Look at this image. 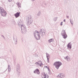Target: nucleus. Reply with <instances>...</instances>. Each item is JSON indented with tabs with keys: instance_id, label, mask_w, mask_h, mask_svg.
Here are the masks:
<instances>
[{
	"instance_id": "9b49d317",
	"label": "nucleus",
	"mask_w": 78,
	"mask_h": 78,
	"mask_svg": "<svg viewBox=\"0 0 78 78\" xmlns=\"http://www.w3.org/2000/svg\"><path fill=\"white\" fill-rule=\"evenodd\" d=\"M65 59H67V61H69V60H70V58L69 57V56L66 57Z\"/></svg>"
},
{
	"instance_id": "1a4fd4ad",
	"label": "nucleus",
	"mask_w": 78,
	"mask_h": 78,
	"mask_svg": "<svg viewBox=\"0 0 78 78\" xmlns=\"http://www.w3.org/2000/svg\"><path fill=\"white\" fill-rule=\"evenodd\" d=\"M58 76L61 78H63L65 76L62 73H60L58 75Z\"/></svg>"
},
{
	"instance_id": "20e7f679",
	"label": "nucleus",
	"mask_w": 78,
	"mask_h": 78,
	"mask_svg": "<svg viewBox=\"0 0 78 78\" xmlns=\"http://www.w3.org/2000/svg\"><path fill=\"white\" fill-rule=\"evenodd\" d=\"M62 35L63 36V37L64 39H66L67 38V35L66 33V31L64 30H63L62 32Z\"/></svg>"
},
{
	"instance_id": "6ab92c4d",
	"label": "nucleus",
	"mask_w": 78,
	"mask_h": 78,
	"mask_svg": "<svg viewBox=\"0 0 78 78\" xmlns=\"http://www.w3.org/2000/svg\"><path fill=\"white\" fill-rule=\"evenodd\" d=\"M32 0V1H34V0Z\"/></svg>"
},
{
	"instance_id": "a211bd4d",
	"label": "nucleus",
	"mask_w": 78,
	"mask_h": 78,
	"mask_svg": "<svg viewBox=\"0 0 78 78\" xmlns=\"http://www.w3.org/2000/svg\"><path fill=\"white\" fill-rule=\"evenodd\" d=\"M67 17L68 18V17H69V16H67Z\"/></svg>"
},
{
	"instance_id": "6e6552de",
	"label": "nucleus",
	"mask_w": 78,
	"mask_h": 78,
	"mask_svg": "<svg viewBox=\"0 0 78 78\" xmlns=\"http://www.w3.org/2000/svg\"><path fill=\"white\" fill-rule=\"evenodd\" d=\"M20 12H17L16 13L14 14L16 18L17 17H19L20 16Z\"/></svg>"
},
{
	"instance_id": "2eb2a0df",
	"label": "nucleus",
	"mask_w": 78,
	"mask_h": 78,
	"mask_svg": "<svg viewBox=\"0 0 78 78\" xmlns=\"http://www.w3.org/2000/svg\"><path fill=\"white\" fill-rule=\"evenodd\" d=\"M12 0H9V2H12Z\"/></svg>"
},
{
	"instance_id": "0eeeda50",
	"label": "nucleus",
	"mask_w": 78,
	"mask_h": 78,
	"mask_svg": "<svg viewBox=\"0 0 78 78\" xmlns=\"http://www.w3.org/2000/svg\"><path fill=\"white\" fill-rule=\"evenodd\" d=\"M42 62L41 61H39L38 62H36L35 63V64H36L37 65H38L39 66H42Z\"/></svg>"
},
{
	"instance_id": "f03ea898",
	"label": "nucleus",
	"mask_w": 78,
	"mask_h": 78,
	"mask_svg": "<svg viewBox=\"0 0 78 78\" xmlns=\"http://www.w3.org/2000/svg\"><path fill=\"white\" fill-rule=\"evenodd\" d=\"M34 34L37 40H39L40 39V37L39 32L37 30H35L34 31Z\"/></svg>"
},
{
	"instance_id": "423d86ee",
	"label": "nucleus",
	"mask_w": 78,
	"mask_h": 78,
	"mask_svg": "<svg viewBox=\"0 0 78 78\" xmlns=\"http://www.w3.org/2000/svg\"><path fill=\"white\" fill-rule=\"evenodd\" d=\"M34 73L37 75H39L40 73V72H39V70L38 69H36L35 71H34Z\"/></svg>"
},
{
	"instance_id": "f257e3e1",
	"label": "nucleus",
	"mask_w": 78,
	"mask_h": 78,
	"mask_svg": "<svg viewBox=\"0 0 78 78\" xmlns=\"http://www.w3.org/2000/svg\"><path fill=\"white\" fill-rule=\"evenodd\" d=\"M0 9V13L1 16L3 17H6V14H7V13H6V11L4 10V9L2 7H1Z\"/></svg>"
},
{
	"instance_id": "4468645a",
	"label": "nucleus",
	"mask_w": 78,
	"mask_h": 78,
	"mask_svg": "<svg viewBox=\"0 0 78 78\" xmlns=\"http://www.w3.org/2000/svg\"><path fill=\"white\" fill-rule=\"evenodd\" d=\"M40 31L42 33H44V29H41L40 30Z\"/></svg>"
},
{
	"instance_id": "dca6fc26",
	"label": "nucleus",
	"mask_w": 78,
	"mask_h": 78,
	"mask_svg": "<svg viewBox=\"0 0 78 78\" xmlns=\"http://www.w3.org/2000/svg\"><path fill=\"white\" fill-rule=\"evenodd\" d=\"M61 25H62V22L60 24Z\"/></svg>"
},
{
	"instance_id": "f8f14e48",
	"label": "nucleus",
	"mask_w": 78,
	"mask_h": 78,
	"mask_svg": "<svg viewBox=\"0 0 78 78\" xmlns=\"http://www.w3.org/2000/svg\"><path fill=\"white\" fill-rule=\"evenodd\" d=\"M16 5H17L18 7H20V6L21 4L19 2H17L16 3Z\"/></svg>"
},
{
	"instance_id": "39448f33",
	"label": "nucleus",
	"mask_w": 78,
	"mask_h": 78,
	"mask_svg": "<svg viewBox=\"0 0 78 78\" xmlns=\"http://www.w3.org/2000/svg\"><path fill=\"white\" fill-rule=\"evenodd\" d=\"M41 76L42 78H48V75L47 74L45 73L44 72L42 73Z\"/></svg>"
},
{
	"instance_id": "9d476101",
	"label": "nucleus",
	"mask_w": 78,
	"mask_h": 78,
	"mask_svg": "<svg viewBox=\"0 0 78 78\" xmlns=\"http://www.w3.org/2000/svg\"><path fill=\"white\" fill-rule=\"evenodd\" d=\"M68 48H70V49L71 48H72V46H71V44H70V43H69L67 45Z\"/></svg>"
},
{
	"instance_id": "ddd939ff",
	"label": "nucleus",
	"mask_w": 78,
	"mask_h": 78,
	"mask_svg": "<svg viewBox=\"0 0 78 78\" xmlns=\"http://www.w3.org/2000/svg\"><path fill=\"white\" fill-rule=\"evenodd\" d=\"M53 41H54V40L53 39H51L49 40V42H53Z\"/></svg>"
},
{
	"instance_id": "f3484780",
	"label": "nucleus",
	"mask_w": 78,
	"mask_h": 78,
	"mask_svg": "<svg viewBox=\"0 0 78 78\" xmlns=\"http://www.w3.org/2000/svg\"><path fill=\"white\" fill-rule=\"evenodd\" d=\"M64 21L65 22H66V20H65V19H64Z\"/></svg>"
},
{
	"instance_id": "7ed1b4c3",
	"label": "nucleus",
	"mask_w": 78,
	"mask_h": 78,
	"mask_svg": "<svg viewBox=\"0 0 78 78\" xmlns=\"http://www.w3.org/2000/svg\"><path fill=\"white\" fill-rule=\"evenodd\" d=\"M62 64V63L60 62H56L54 63L53 65L55 66V68L57 69H58Z\"/></svg>"
}]
</instances>
